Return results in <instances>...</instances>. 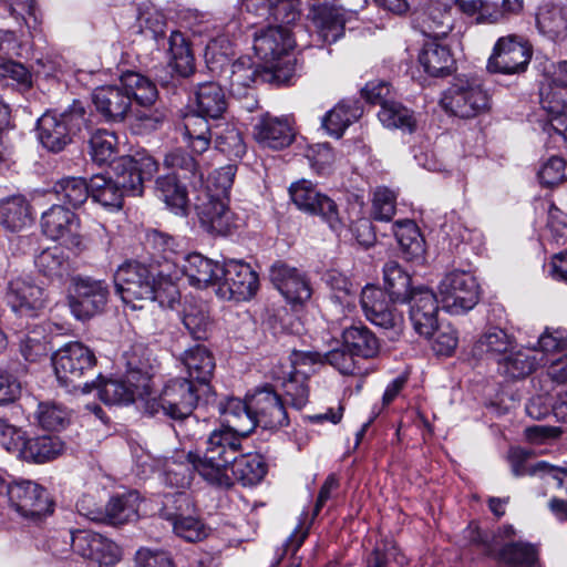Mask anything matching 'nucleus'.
I'll list each match as a JSON object with an SVG mask.
<instances>
[{"label":"nucleus","mask_w":567,"mask_h":567,"mask_svg":"<svg viewBox=\"0 0 567 567\" xmlns=\"http://www.w3.org/2000/svg\"><path fill=\"white\" fill-rule=\"evenodd\" d=\"M116 292L132 309H142L144 302H158L162 308L174 309L179 302L177 286L161 274L140 262L130 261L118 267L114 276Z\"/></svg>","instance_id":"f257e3e1"},{"label":"nucleus","mask_w":567,"mask_h":567,"mask_svg":"<svg viewBox=\"0 0 567 567\" xmlns=\"http://www.w3.org/2000/svg\"><path fill=\"white\" fill-rule=\"evenodd\" d=\"M245 439L221 426L209 434L204 453L188 452L186 460L207 484L228 489L233 486L230 466L244 451Z\"/></svg>","instance_id":"f03ea898"},{"label":"nucleus","mask_w":567,"mask_h":567,"mask_svg":"<svg viewBox=\"0 0 567 567\" xmlns=\"http://www.w3.org/2000/svg\"><path fill=\"white\" fill-rule=\"evenodd\" d=\"M209 396L193 380L174 378L165 383L158 396L145 401V411L150 415L163 413L172 420L185 421L192 416L198 402H208Z\"/></svg>","instance_id":"7ed1b4c3"},{"label":"nucleus","mask_w":567,"mask_h":567,"mask_svg":"<svg viewBox=\"0 0 567 567\" xmlns=\"http://www.w3.org/2000/svg\"><path fill=\"white\" fill-rule=\"evenodd\" d=\"M95 363L93 351L81 342L66 343L52 357L58 381L65 388L80 389L83 393H90L95 388V380L83 381Z\"/></svg>","instance_id":"20e7f679"},{"label":"nucleus","mask_w":567,"mask_h":567,"mask_svg":"<svg viewBox=\"0 0 567 567\" xmlns=\"http://www.w3.org/2000/svg\"><path fill=\"white\" fill-rule=\"evenodd\" d=\"M85 122V109L82 102L73 101L63 112H45L38 120V140L49 152L59 153L71 143L72 136Z\"/></svg>","instance_id":"39448f33"},{"label":"nucleus","mask_w":567,"mask_h":567,"mask_svg":"<svg viewBox=\"0 0 567 567\" xmlns=\"http://www.w3.org/2000/svg\"><path fill=\"white\" fill-rule=\"evenodd\" d=\"M441 105L455 116L471 118L489 109V95L477 79L458 78L443 93Z\"/></svg>","instance_id":"423d86ee"},{"label":"nucleus","mask_w":567,"mask_h":567,"mask_svg":"<svg viewBox=\"0 0 567 567\" xmlns=\"http://www.w3.org/2000/svg\"><path fill=\"white\" fill-rule=\"evenodd\" d=\"M442 307L453 315L473 309L480 300V285L466 270L447 272L439 286Z\"/></svg>","instance_id":"0eeeda50"},{"label":"nucleus","mask_w":567,"mask_h":567,"mask_svg":"<svg viewBox=\"0 0 567 567\" xmlns=\"http://www.w3.org/2000/svg\"><path fill=\"white\" fill-rule=\"evenodd\" d=\"M73 289L68 297L72 315L79 320H89L101 313L109 299V285L92 277H75Z\"/></svg>","instance_id":"6e6552de"},{"label":"nucleus","mask_w":567,"mask_h":567,"mask_svg":"<svg viewBox=\"0 0 567 567\" xmlns=\"http://www.w3.org/2000/svg\"><path fill=\"white\" fill-rule=\"evenodd\" d=\"M532 53V48L524 38L516 34L502 37L493 48L487 70L506 75L523 73L530 62Z\"/></svg>","instance_id":"1a4fd4ad"},{"label":"nucleus","mask_w":567,"mask_h":567,"mask_svg":"<svg viewBox=\"0 0 567 567\" xmlns=\"http://www.w3.org/2000/svg\"><path fill=\"white\" fill-rule=\"evenodd\" d=\"M212 198L207 192L194 196V206L202 227L214 236L234 234L241 226V219L229 208L228 200Z\"/></svg>","instance_id":"9d476101"},{"label":"nucleus","mask_w":567,"mask_h":567,"mask_svg":"<svg viewBox=\"0 0 567 567\" xmlns=\"http://www.w3.org/2000/svg\"><path fill=\"white\" fill-rule=\"evenodd\" d=\"M289 194L298 209L319 216L332 230L342 228L338 205L333 199L318 192L311 182L302 179L291 184Z\"/></svg>","instance_id":"9b49d317"},{"label":"nucleus","mask_w":567,"mask_h":567,"mask_svg":"<svg viewBox=\"0 0 567 567\" xmlns=\"http://www.w3.org/2000/svg\"><path fill=\"white\" fill-rule=\"evenodd\" d=\"M6 495L11 506L25 518L39 519L53 512V502L47 489L33 481L10 483Z\"/></svg>","instance_id":"f8f14e48"},{"label":"nucleus","mask_w":567,"mask_h":567,"mask_svg":"<svg viewBox=\"0 0 567 567\" xmlns=\"http://www.w3.org/2000/svg\"><path fill=\"white\" fill-rule=\"evenodd\" d=\"M156 161L146 154L120 157L114 164L115 181L126 195L143 194L144 183L157 172Z\"/></svg>","instance_id":"ddd939ff"},{"label":"nucleus","mask_w":567,"mask_h":567,"mask_svg":"<svg viewBox=\"0 0 567 567\" xmlns=\"http://www.w3.org/2000/svg\"><path fill=\"white\" fill-rule=\"evenodd\" d=\"M221 270L219 292L223 297L244 301L256 295L259 280L250 265L241 260L230 259L224 262Z\"/></svg>","instance_id":"4468645a"},{"label":"nucleus","mask_w":567,"mask_h":567,"mask_svg":"<svg viewBox=\"0 0 567 567\" xmlns=\"http://www.w3.org/2000/svg\"><path fill=\"white\" fill-rule=\"evenodd\" d=\"M190 501L185 493L167 494L164 498V506L161 515L172 522L173 530L177 536L187 542H199L207 533L203 523L192 516H185L189 509Z\"/></svg>","instance_id":"2eb2a0df"},{"label":"nucleus","mask_w":567,"mask_h":567,"mask_svg":"<svg viewBox=\"0 0 567 567\" xmlns=\"http://www.w3.org/2000/svg\"><path fill=\"white\" fill-rule=\"evenodd\" d=\"M361 308L367 319L383 329H400L403 316L396 310L395 303L381 288L367 285L360 297Z\"/></svg>","instance_id":"dca6fc26"},{"label":"nucleus","mask_w":567,"mask_h":567,"mask_svg":"<svg viewBox=\"0 0 567 567\" xmlns=\"http://www.w3.org/2000/svg\"><path fill=\"white\" fill-rule=\"evenodd\" d=\"M269 279L285 300L293 307L302 306L312 295L310 282L299 269L276 261L269 269Z\"/></svg>","instance_id":"f3484780"},{"label":"nucleus","mask_w":567,"mask_h":567,"mask_svg":"<svg viewBox=\"0 0 567 567\" xmlns=\"http://www.w3.org/2000/svg\"><path fill=\"white\" fill-rule=\"evenodd\" d=\"M250 409L254 412L256 426L277 430L289 424L288 414L280 395L266 385L249 395Z\"/></svg>","instance_id":"a211bd4d"},{"label":"nucleus","mask_w":567,"mask_h":567,"mask_svg":"<svg viewBox=\"0 0 567 567\" xmlns=\"http://www.w3.org/2000/svg\"><path fill=\"white\" fill-rule=\"evenodd\" d=\"M41 228L47 237L62 240L66 246L79 247L81 244L79 218L62 205H53L42 214Z\"/></svg>","instance_id":"6ab92c4d"},{"label":"nucleus","mask_w":567,"mask_h":567,"mask_svg":"<svg viewBox=\"0 0 567 567\" xmlns=\"http://www.w3.org/2000/svg\"><path fill=\"white\" fill-rule=\"evenodd\" d=\"M6 303L20 317L32 318L45 305L44 290L22 278L9 281L4 296Z\"/></svg>","instance_id":"aec40b11"},{"label":"nucleus","mask_w":567,"mask_h":567,"mask_svg":"<svg viewBox=\"0 0 567 567\" xmlns=\"http://www.w3.org/2000/svg\"><path fill=\"white\" fill-rule=\"evenodd\" d=\"M406 301L410 303L414 330L425 338L432 337L437 329L439 301L435 293L427 288H419L412 291Z\"/></svg>","instance_id":"412c9836"},{"label":"nucleus","mask_w":567,"mask_h":567,"mask_svg":"<svg viewBox=\"0 0 567 567\" xmlns=\"http://www.w3.org/2000/svg\"><path fill=\"white\" fill-rule=\"evenodd\" d=\"M293 40L290 31L286 27H269L256 33L254 39V50L256 55L277 73L278 64L276 61L286 54L293 47Z\"/></svg>","instance_id":"4be33fe9"},{"label":"nucleus","mask_w":567,"mask_h":567,"mask_svg":"<svg viewBox=\"0 0 567 567\" xmlns=\"http://www.w3.org/2000/svg\"><path fill=\"white\" fill-rule=\"evenodd\" d=\"M312 22L319 38L326 43H333L344 34L348 12L337 0L326 1L312 7Z\"/></svg>","instance_id":"5701e85b"},{"label":"nucleus","mask_w":567,"mask_h":567,"mask_svg":"<svg viewBox=\"0 0 567 567\" xmlns=\"http://www.w3.org/2000/svg\"><path fill=\"white\" fill-rule=\"evenodd\" d=\"M413 22L425 37L444 38L453 29L451 7L441 1H430L415 13Z\"/></svg>","instance_id":"b1692460"},{"label":"nucleus","mask_w":567,"mask_h":567,"mask_svg":"<svg viewBox=\"0 0 567 567\" xmlns=\"http://www.w3.org/2000/svg\"><path fill=\"white\" fill-rule=\"evenodd\" d=\"M254 138L262 147L281 150L293 142L295 131L289 118L266 114L255 124Z\"/></svg>","instance_id":"393cba45"},{"label":"nucleus","mask_w":567,"mask_h":567,"mask_svg":"<svg viewBox=\"0 0 567 567\" xmlns=\"http://www.w3.org/2000/svg\"><path fill=\"white\" fill-rule=\"evenodd\" d=\"M96 112L106 122H122L131 111V100L118 85L96 87L92 93Z\"/></svg>","instance_id":"a878e982"},{"label":"nucleus","mask_w":567,"mask_h":567,"mask_svg":"<svg viewBox=\"0 0 567 567\" xmlns=\"http://www.w3.org/2000/svg\"><path fill=\"white\" fill-rule=\"evenodd\" d=\"M182 363L187 372L185 379L193 380L200 390L212 395L210 380L216 367L212 352L203 346H195L184 352Z\"/></svg>","instance_id":"bb28decb"},{"label":"nucleus","mask_w":567,"mask_h":567,"mask_svg":"<svg viewBox=\"0 0 567 567\" xmlns=\"http://www.w3.org/2000/svg\"><path fill=\"white\" fill-rule=\"evenodd\" d=\"M271 68L259 69L250 58L241 56L231 64L229 75L230 89L233 92L240 93L241 89H248L257 82H284L279 74Z\"/></svg>","instance_id":"cd10ccee"},{"label":"nucleus","mask_w":567,"mask_h":567,"mask_svg":"<svg viewBox=\"0 0 567 567\" xmlns=\"http://www.w3.org/2000/svg\"><path fill=\"white\" fill-rule=\"evenodd\" d=\"M355 358L357 357L343 346L342 348L333 349L323 354L312 351H296L293 352L291 363H329L344 375H354L361 372V367L358 364Z\"/></svg>","instance_id":"c85d7f7f"},{"label":"nucleus","mask_w":567,"mask_h":567,"mask_svg":"<svg viewBox=\"0 0 567 567\" xmlns=\"http://www.w3.org/2000/svg\"><path fill=\"white\" fill-rule=\"evenodd\" d=\"M223 416V427L241 436H248L256 427L254 412L250 409L249 395L245 401L236 398L227 399L219 404Z\"/></svg>","instance_id":"c756f323"},{"label":"nucleus","mask_w":567,"mask_h":567,"mask_svg":"<svg viewBox=\"0 0 567 567\" xmlns=\"http://www.w3.org/2000/svg\"><path fill=\"white\" fill-rule=\"evenodd\" d=\"M223 265L194 252L185 257L182 265L183 274L188 282L196 288H206L210 285H218L223 274Z\"/></svg>","instance_id":"7c9ffc66"},{"label":"nucleus","mask_w":567,"mask_h":567,"mask_svg":"<svg viewBox=\"0 0 567 567\" xmlns=\"http://www.w3.org/2000/svg\"><path fill=\"white\" fill-rule=\"evenodd\" d=\"M34 218L31 203L23 195H12L0 200V225L8 231L18 233Z\"/></svg>","instance_id":"2f4dec72"},{"label":"nucleus","mask_w":567,"mask_h":567,"mask_svg":"<svg viewBox=\"0 0 567 567\" xmlns=\"http://www.w3.org/2000/svg\"><path fill=\"white\" fill-rule=\"evenodd\" d=\"M342 344L355 357L374 359L379 355V338L364 324L358 323L346 328L341 334Z\"/></svg>","instance_id":"473e14b6"},{"label":"nucleus","mask_w":567,"mask_h":567,"mask_svg":"<svg viewBox=\"0 0 567 567\" xmlns=\"http://www.w3.org/2000/svg\"><path fill=\"white\" fill-rule=\"evenodd\" d=\"M64 451V443L54 435H35L27 437L20 460L32 464H44L59 457Z\"/></svg>","instance_id":"72a5a7b5"},{"label":"nucleus","mask_w":567,"mask_h":567,"mask_svg":"<svg viewBox=\"0 0 567 567\" xmlns=\"http://www.w3.org/2000/svg\"><path fill=\"white\" fill-rule=\"evenodd\" d=\"M94 389L99 390V396L105 404H128L150 394L145 389H137L135 381L128 382L127 375L124 380H95Z\"/></svg>","instance_id":"f704fd0d"},{"label":"nucleus","mask_w":567,"mask_h":567,"mask_svg":"<svg viewBox=\"0 0 567 567\" xmlns=\"http://www.w3.org/2000/svg\"><path fill=\"white\" fill-rule=\"evenodd\" d=\"M419 62L424 72L431 76L447 75L453 71L455 64L450 48L434 40L424 43L419 54Z\"/></svg>","instance_id":"c9c22d12"},{"label":"nucleus","mask_w":567,"mask_h":567,"mask_svg":"<svg viewBox=\"0 0 567 567\" xmlns=\"http://www.w3.org/2000/svg\"><path fill=\"white\" fill-rule=\"evenodd\" d=\"M141 497L136 491H130L112 497L103 509V523L123 525L138 518Z\"/></svg>","instance_id":"e433bc0d"},{"label":"nucleus","mask_w":567,"mask_h":567,"mask_svg":"<svg viewBox=\"0 0 567 567\" xmlns=\"http://www.w3.org/2000/svg\"><path fill=\"white\" fill-rule=\"evenodd\" d=\"M540 361L542 359H538L533 350L516 347L499 358L497 371L509 379H522L529 375Z\"/></svg>","instance_id":"4c0bfd02"},{"label":"nucleus","mask_w":567,"mask_h":567,"mask_svg":"<svg viewBox=\"0 0 567 567\" xmlns=\"http://www.w3.org/2000/svg\"><path fill=\"white\" fill-rule=\"evenodd\" d=\"M209 118L200 112L187 113L182 123L184 141L195 154H203L210 145L212 134Z\"/></svg>","instance_id":"58836bf2"},{"label":"nucleus","mask_w":567,"mask_h":567,"mask_svg":"<svg viewBox=\"0 0 567 567\" xmlns=\"http://www.w3.org/2000/svg\"><path fill=\"white\" fill-rule=\"evenodd\" d=\"M196 111L209 118H219L227 110L223 87L213 81L198 83L195 89Z\"/></svg>","instance_id":"ea45409f"},{"label":"nucleus","mask_w":567,"mask_h":567,"mask_svg":"<svg viewBox=\"0 0 567 567\" xmlns=\"http://www.w3.org/2000/svg\"><path fill=\"white\" fill-rule=\"evenodd\" d=\"M536 24L539 32L549 39H565L567 37V7L545 3L538 9Z\"/></svg>","instance_id":"a19ab883"},{"label":"nucleus","mask_w":567,"mask_h":567,"mask_svg":"<svg viewBox=\"0 0 567 567\" xmlns=\"http://www.w3.org/2000/svg\"><path fill=\"white\" fill-rule=\"evenodd\" d=\"M361 115L362 107L358 101H342L326 114L322 126L331 136L340 138Z\"/></svg>","instance_id":"79ce46f5"},{"label":"nucleus","mask_w":567,"mask_h":567,"mask_svg":"<svg viewBox=\"0 0 567 567\" xmlns=\"http://www.w3.org/2000/svg\"><path fill=\"white\" fill-rule=\"evenodd\" d=\"M233 484L240 482L244 486H254L262 481L267 473V464L259 454H239L230 466Z\"/></svg>","instance_id":"37998d69"},{"label":"nucleus","mask_w":567,"mask_h":567,"mask_svg":"<svg viewBox=\"0 0 567 567\" xmlns=\"http://www.w3.org/2000/svg\"><path fill=\"white\" fill-rule=\"evenodd\" d=\"M164 165L175 171L178 178L188 179L193 190L203 185L204 173L199 163L182 148H175L164 158Z\"/></svg>","instance_id":"c03bdc74"},{"label":"nucleus","mask_w":567,"mask_h":567,"mask_svg":"<svg viewBox=\"0 0 567 567\" xmlns=\"http://www.w3.org/2000/svg\"><path fill=\"white\" fill-rule=\"evenodd\" d=\"M515 348L516 342L514 337L507 334L499 328H493L482 334L476 341L474 353L480 357L486 355L498 362L501 357L506 355Z\"/></svg>","instance_id":"a18cd8bd"},{"label":"nucleus","mask_w":567,"mask_h":567,"mask_svg":"<svg viewBox=\"0 0 567 567\" xmlns=\"http://www.w3.org/2000/svg\"><path fill=\"white\" fill-rule=\"evenodd\" d=\"M92 199L103 207L114 210L123 206V198L126 195L115 178L97 174L91 177Z\"/></svg>","instance_id":"49530a36"},{"label":"nucleus","mask_w":567,"mask_h":567,"mask_svg":"<svg viewBox=\"0 0 567 567\" xmlns=\"http://www.w3.org/2000/svg\"><path fill=\"white\" fill-rule=\"evenodd\" d=\"M169 65L183 78H188L195 72V58L185 35L179 31H173L168 39Z\"/></svg>","instance_id":"de8ad7c7"},{"label":"nucleus","mask_w":567,"mask_h":567,"mask_svg":"<svg viewBox=\"0 0 567 567\" xmlns=\"http://www.w3.org/2000/svg\"><path fill=\"white\" fill-rule=\"evenodd\" d=\"M182 321L196 340H206L213 327L206 306L192 300L184 305Z\"/></svg>","instance_id":"09e8293b"},{"label":"nucleus","mask_w":567,"mask_h":567,"mask_svg":"<svg viewBox=\"0 0 567 567\" xmlns=\"http://www.w3.org/2000/svg\"><path fill=\"white\" fill-rule=\"evenodd\" d=\"M385 292L393 302H406L412 295L411 278L396 261H388L383 267Z\"/></svg>","instance_id":"8fccbe9b"},{"label":"nucleus","mask_w":567,"mask_h":567,"mask_svg":"<svg viewBox=\"0 0 567 567\" xmlns=\"http://www.w3.org/2000/svg\"><path fill=\"white\" fill-rule=\"evenodd\" d=\"M90 188L91 182L87 184L82 177L70 176L59 179L53 186V192L64 205L78 208L89 198Z\"/></svg>","instance_id":"3c124183"},{"label":"nucleus","mask_w":567,"mask_h":567,"mask_svg":"<svg viewBox=\"0 0 567 567\" xmlns=\"http://www.w3.org/2000/svg\"><path fill=\"white\" fill-rule=\"evenodd\" d=\"M378 117L389 128L401 130L404 133H413L416 130L417 120L414 112L396 101L383 104Z\"/></svg>","instance_id":"603ef678"},{"label":"nucleus","mask_w":567,"mask_h":567,"mask_svg":"<svg viewBox=\"0 0 567 567\" xmlns=\"http://www.w3.org/2000/svg\"><path fill=\"white\" fill-rule=\"evenodd\" d=\"M392 231L408 259H414L422 256L424 251V240L413 220H398L392 226Z\"/></svg>","instance_id":"864d4df0"},{"label":"nucleus","mask_w":567,"mask_h":567,"mask_svg":"<svg viewBox=\"0 0 567 567\" xmlns=\"http://www.w3.org/2000/svg\"><path fill=\"white\" fill-rule=\"evenodd\" d=\"M34 265L39 272L50 280H62L70 272L69 258L59 247L41 251L35 257Z\"/></svg>","instance_id":"5fc2aeb1"},{"label":"nucleus","mask_w":567,"mask_h":567,"mask_svg":"<svg viewBox=\"0 0 567 567\" xmlns=\"http://www.w3.org/2000/svg\"><path fill=\"white\" fill-rule=\"evenodd\" d=\"M156 192L167 207L176 214H184L188 204L186 188L178 182L175 174H169L157 178Z\"/></svg>","instance_id":"6e6d98bb"},{"label":"nucleus","mask_w":567,"mask_h":567,"mask_svg":"<svg viewBox=\"0 0 567 567\" xmlns=\"http://www.w3.org/2000/svg\"><path fill=\"white\" fill-rule=\"evenodd\" d=\"M289 368L290 370L284 373V375H278L274 372V378L282 380L285 396L289 400L292 408L300 410L307 404L309 398L307 377L297 371L292 365Z\"/></svg>","instance_id":"4d7b16f0"},{"label":"nucleus","mask_w":567,"mask_h":567,"mask_svg":"<svg viewBox=\"0 0 567 567\" xmlns=\"http://www.w3.org/2000/svg\"><path fill=\"white\" fill-rule=\"evenodd\" d=\"M142 347H132L124 353L125 367L128 382L135 381L137 389H145L150 392L151 374L148 360L142 357Z\"/></svg>","instance_id":"13d9d810"},{"label":"nucleus","mask_w":567,"mask_h":567,"mask_svg":"<svg viewBox=\"0 0 567 567\" xmlns=\"http://www.w3.org/2000/svg\"><path fill=\"white\" fill-rule=\"evenodd\" d=\"M89 144L91 158L99 165L112 162L117 154V137L113 132L97 130L91 135Z\"/></svg>","instance_id":"bf43d9fd"},{"label":"nucleus","mask_w":567,"mask_h":567,"mask_svg":"<svg viewBox=\"0 0 567 567\" xmlns=\"http://www.w3.org/2000/svg\"><path fill=\"white\" fill-rule=\"evenodd\" d=\"M515 536V529L512 525H505L501 527L495 535H488L483 533L477 526L470 525L465 530L466 539L474 546H476L483 554L491 556L495 553L498 546V538L511 539Z\"/></svg>","instance_id":"052dcab7"},{"label":"nucleus","mask_w":567,"mask_h":567,"mask_svg":"<svg viewBox=\"0 0 567 567\" xmlns=\"http://www.w3.org/2000/svg\"><path fill=\"white\" fill-rule=\"evenodd\" d=\"M236 173V166L226 165L216 169L209 177L206 186L204 184L198 187L197 190H193L194 194L198 193H210L212 199H225L229 202V192L234 184Z\"/></svg>","instance_id":"680f3d73"},{"label":"nucleus","mask_w":567,"mask_h":567,"mask_svg":"<svg viewBox=\"0 0 567 567\" xmlns=\"http://www.w3.org/2000/svg\"><path fill=\"white\" fill-rule=\"evenodd\" d=\"M537 557L536 547L525 542H511L499 550V558L508 565L533 567Z\"/></svg>","instance_id":"e2e57ef3"},{"label":"nucleus","mask_w":567,"mask_h":567,"mask_svg":"<svg viewBox=\"0 0 567 567\" xmlns=\"http://www.w3.org/2000/svg\"><path fill=\"white\" fill-rule=\"evenodd\" d=\"M39 426L49 431H59L69 422V413L64 406L54 402H41L34 413Z\"/></svg>","instance_id":"0e129e2a"},{"label":"nucleus","mask_w":567,"mask_h":567,"mask_svg":"<svg viewBox=\"0 0 567 567\" xmlns=\"http://www.w3.org/2000/svg\"><path fill=\"white\" fill-rule=\"evenodd\" d=\"M542 106L550 115L551 128L567 140V104L556 100L551 92L540 89Z\"/></svg>","instance_id":"69168bd1"},{"label":"nucleus","mask_w":567,"mask_h":567,"mask_svg":"<svg viewBox=\"0 0 567 567\" xmlns=\"http://www.w3.org/2000/svg\"><path fill=\"white\" fill-rule=\"evenodd\" d=\"M215 147L229 159L241 158L246 153V144L241 132L234 125H226L217 133Z\"/></svg>","instance_id":"338daca9"},{"label":"nucleus","mask_w":567,"mask_h":567,"mask_svg":"<svg viewBox=\"0 0 567 567\" xmlns=\"http://www.w3.org/2000/svg\"><path fill=\"white\" fill-rule=\"evenodd\" d=\"M145 247L157 261L158 259L172 260L176 254L177 244L168 234L151 229L145 236Z\"/></svg>","instance_id":"774afa93"}]
</instances>
